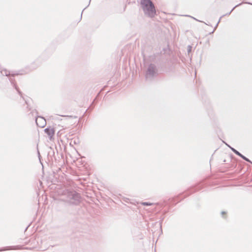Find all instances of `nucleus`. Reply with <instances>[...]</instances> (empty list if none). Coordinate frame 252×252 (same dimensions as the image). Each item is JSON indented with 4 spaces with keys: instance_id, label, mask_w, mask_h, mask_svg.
<instances>
[{
    "instance_id": "obj_11",
    "label": "nucleus",
    "mask_w": 252,
    "mask_h": 252,
    "mask_svg": "<svg viewBox=\"0 0 252 252\" xmlns=\"http://www.w3.org/2000/svg\"><path fill=\"white\" fill-rule=\"evenodd\" d=\"M234 153H235L236 155H238V156H239L240 157V156H241V155H242V154H241L239 152H238V151H237L236 150V151H234Z\"/></svg>"
},
{
    "instance_id": "obj_2",
    "label": "nucleus",
    "mask_w": 252,
    "mask_h": 252,
    "mask_svg": "<svg viewBox=\"0 0 252 252\" xmlns=\"http://www.w3.org/2000/svg\"><path fill=\"white\" fill-rule=\"evenodd\" d=\"M140 4L145 15L150 18L155 16L156 13L155 7L151 0H141Z\"/></svg>"
},
{
    "instance_id": "obj_6",
    "label": "nucleus",
    "mask_w": 252,
    "mask_h": 252,
    "mask_svg": "<svg viewBox=\"0 0 252 252\" xmlns=\"http://www.w3.org/2000/svg\"><path fill=\"white\" fill-rule=\"evenodd\" d=\"M21 248L22 247L20 246L6 247L1 249H0V252L11 250H19L21 249Z\"/></svg>"
},
{
    "instance_id": "obj_7",
    "label": "nucleus",
    "mask_w": 252,
    "mask_h": 252,
    "mask_svg": "<svg viewBox=\"0 0 252 252\" xmlns=\"http://www.w3.org/2000/svg\"><path fill=\"white\" fill-rule=\"evenodd\" d=\"M9 80L11 82V84L13 85V86L15 87V89L18 91V93L20 94H21V92L19 91V89L17 87L16 85L14 83L13 79L10 78L9 79Z\"/></svg>"
},
{
    "instance_id": "obj_10",
    "label": "nucleus",
    "mask_w": 252,
    "mask_h": 252,
    "mask_svg": "<svg viewBox=\"0 0 252 252\" xmlns=\"http://www.w3.org/2000/svg\"><path fill=\"white\" fill-rule=\"evenodd\" d=\"M240 157L243 158V159H244L245 160L248 161V162H251V161L249 159H248L247 158H246V157H245L244 156H243V155H241V156H240Z\"/></svg>"
},
{
    "instance_id": "obj_9",
    "label": "nucleus",
    "mask_w": 252,
    "mask_h": 252,
    "mask_svg": "<svg viewBox=\"0 0 252 252\" xmlns=\"http://www.w3.org/2000/svg\"><path fill=\"white\" fill-rule=\"evenodd\" d=\"M141 204L143 205H144V206H150V205H153L154 203H149V202H143L141 203Z\"/></svg>"
},
{
    "instance_id": "obj_1",
    "label": "nucleus",
    "mask_w": 252,
    "mask_h": 252,
    "mask_svg": "<svg viewBox=\"0 0 252 252\" xmlns=\"http://www.w3.org/2000/svg\"><path fill=\"white\" fill-rule=\"evenodd\" d=\"M58 193L60 195L64 196L65 197L64 200L71 204H77L80 199V194L75 191H70L64 189L59 190Z\"/></svg>"
},
{
    "instance_id": "obj_5",
    "label": "nucleus",
    "mask_w": 252,
    "mask_h": 252,
    "mask_svg": "<svg viewBox=\"0 0 252 252\" xmlns=\"http://www.w3.org/2000/svg\"><path fill=\"white\" fill-rule=\"evenodd\" d=\"M45 133H46L50 140L52 139L55 134V130L53 128L47 127L44 129Z\"/></svg>"
},
{
    "instance_id": "obj_4",
    "label": "nucleus",
    "mask_w": 252,
    "mask_h": 252,
    "mask_svg": "<svg viewBox=\"0 0 252 252\" xmlns=\"http://www.w3.org/2000/svg\"><path fill=\"white\" fill-rule=\"evenodd\" d=\"M31 114L32 116H35V122L38 126L43 128L46 125V120L42 117L37 116V112L36 110H33Z\"/></svg>"
},
{
    "instance_id": "obj_17",
    "label": "nucleus",
    "mask_w": 252,
    "mask_h": 252,
    "mask_svg": "<svg viewBox=\"0 0 252 252\" xmlns=\"http://www.w3.org/2000/svg\"><path fill=\"white\" fill-rule=\"evenodd\" d=\"M246 3H248V4H252L250 2H246Z\"/></svg>"
},
{
    "instance_id": "obj_3",
    "label": "nucleus",
    "mask_w": 252,
    "mask_h": 252,
    "mask_svg": "<svg viewBox=\"0 0 252 252\" xmlns=\"http://www.w3.org/2000/svg\"><path fill=\"white\" fill-rule=\"evenodd\" d=\"M158 74V69L154 64H150L146 73L145 77L147 80H151Z\"/></svg>"
},
{
    "instance_id": "obj_8",
    "label": "nucleus",
    "mask_w": 252,
    "mask_h": 252,
    "mask_svg": "<svg viewBox=\"0 0 252 252\" xmlns=\"http://www.w3.org/2000/svg\"><path fill=\"white\" fill-rule=\"evenodd\" d=\"M1 74L3 75H5V76H9L10 75V72L9 71L6 70V69H4V70H2L1 71Z\"/></svg>"
},
{
    "instance_id": "obj_14",
    "label": "nucleus",
    "mask_w": 252,
    "mask_h": 252,
    "mask_svg": "<svg viewBox=\"0 0 252 252\" xmlns=\"http://www.w3.org/2000/svg\"><path fill=\"white\" fill-rule=\"evenodd\" d=\"M229 148L231 150V151L234 153V151H236V149H235L234 148L230 147V146L228 145L227 144H226Z\"/></svg>"
},
{
    "instance_id": "obj_16",
    "label": "nucleus",
    "mask_w": 252,
    "mask_h": 252,
    "mask_svg": "<svg viewBox=\"0 0 252 252\" xmlns=\"http://www.w3.org/2000/svg\"><path fill=\"white\" fill-rule=\"evenodd\" d=\"M225 212H224V211L221 212V214H222V215H223V214H225Z\"/></svg>"
},
{
    "instance_id": "obj_12",
    "label": "nucleus",
    "mask_w": 252,
    "mask_h": 252,
    "mask_svg": "<svg viewBox=\"0 0 252 252\" xmlns=\"http://www.w3.org/2000/svg\"><path fill=\"white\" fill-rule=\"evenodd\" d=\"M191 48H192V47H191V46L189 45L188 46V53H189V52H190L191 51Z\"/></svg>"
},
{
    "instance_id": "obj_13",
    "label": "nucleus",
    "mask_w": 252,
    "mask_h": 252,
    "mask_svg": "<svg viewBox=\"0 0 252 252\" xmlns=\"http://www.w3.org/2000/svg\"><path fill=\"white\" fill-rule=\"evenodd\" d=\"M239 5H240V4H239ZM238 6V5H237L235 6L234 7H233V8H232V10H231V11H230L228 13L226 14V15H230V14H231V12H232V11L234 9V8H235L236 7Z\"/></svg>"
},
{
    "instance_id": "obj_15",
    "label": "nucleus",
    "mask_w": 252,
    "mask_h": 252,
    "mask_svg": "<svg viewBox=\"0 0 252 252\" xmlns=\"http://www.w3.org/2000/svg\"><path fill=\"white\" fill-rule=\"evenodd\" d=\"M220 21V20L219 21V22H218V23L217 24V25H216V27H215V29H216V27L218 26V24H219V23Z\"/></svg>"
}]
</instances>
